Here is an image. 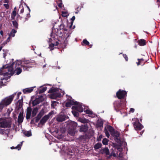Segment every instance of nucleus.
<instances>
[{
  "mask_svg": "<svg viewBox=\"0 0 160 160\" xmlns=\"http://www.w3.org/2000/svg\"><path fill=\"white\" fill-rule=\"evenodd\" d=\"M60 1L61 2L59 3L58 4V6L60 8H61L62 5V1L61 0H60Z\"/></svg>",
  "mask_w": 160,
  "mask_h": 160,
  "instance_id": "nucleus-55",
  "label": "nucleus"
},
{
  "mask_svg": "<svg viewBox=\"0 0 160 160\" xmlns=\"http://www.w3.org/2000/svg\"><path fill=\"white\" fill-rule=\"evenodd\" d=\"M133 126L136 130H140L143 127V126L139 122L134 123Z\"/></svg>",
  "mask_w": 160,
  "mask_h": 160,
  "instance_id": "nucleus-13",
  "label": "nucleus"
},
{
  "mask_svg": "<svg viewBox=\"0 0 160 160\" xmlns=\"http://www.w3.org/2000/svg\"><path fill=\"white\" fill-rule=\"evenodd\" d=\"M88 135L87 134H85L80 136L79 137V140L82 142L85 141L87 138Z\"/></svg>",
  "mask_w": 160,
  "mask_h": 160,
  "instance_id": "nucleus-20",
  "label": "nucleus"
},
{
  "mask_svg": "<svg viewBox=\"0 0 160 160\" xmlns=\"http://www.w3.org/2000/svg\"><path fill=\"white\" fill-rule=\"evenodd\" d=\"M16 32L17 31L15 30L14 29H12L9 34V36L11 37H14L15 35V33H16Z\"/></svg>",
  "mask_w": 160,
  "mask_h": 160,
  "instance_id": "nucleus-27",
  "label": "nucleus"
},
{
  "mask_svg": "<svg viewBox=\"0 0 160 160\" xmlns=\"http://www.w3.org/2000/svg\"><path fill=\"white\" fill-rule=\"evenodd\" d=\"M22 132L24 135L26 137H29L30 136V132L29 131H22Z\"/></svg>",
  "mask_w": 160,
  "mask_h": 160,
  "instance_id": "nucleus-31",
  "label": "nucleus"
},
{
  "mask_svg": "<svg viewBox=\"0 0 160 160\" xmlns=\"http://www.w3.org/2000/svg\"><path fill=\"white\" fill-rule=\"evenodd\" d=\"M12 122L10 119H2L0 118V127L2 128H9L11 127Z\"/></svg>",
  "mask_w": 160,
  "mask_h": 160,
  "instance_id": "nucleus-2",
  "label": "nucleus"
},
{
  "mask_svg": "<svg viewBox=\"0 0 160 160\" xmlns=\"http://www.w3.org/2000/svg\"><path fill=\"white\" fill-rule=\"evenodd\" d=\"M47 88L46 87H43L42 89H38L36 91V94H37L38 92L39 93H42L46 91Z\"/></svg>",
  "mask_w": 160,
  "mask_h": 160,
  "instance_id": "nucleus-22",
  "label": "nucleus"
},
{
  "mask_svg": "<svg viewBox=\"0 0 160 160\" xmlns=\"http://www.w3.org/2000/svg\"><path fill=\"white\" fill-rule=\"evenodd\" d=\"M68 15H67V12H62V16L63 17H67Z\"/></svg>",
  "mask_w": 160,
  "mask_h": 160,
  "instance_id": "nucleus-42",
  "label": "nucleus"
},
{
  "mask_svg": "<svg viewBox=\"0 0 160 160\" xmlns=\"http://www.w3.org/2000/svg\"><path fill=\"white\" fill-rule=\"evenodd\" d=\"M114 108L116 110L117 108L118 109L119 108L121 105V102L119 101H115L114 103Z\"/></svg>",
  "mask_w": 160,
  "mask_h": 160,
  "instance_id": "nucleus-19",
  "label": "nucleus"
},
{
  "mask_svg": "<svg viewBox=\"0 0 160 160\" xmlns=\"http://www.w3.org/2000/svg\"><path fill=\"white\" fill-rule=\"evenodd\" d=\"M21 94V92H19L18 93L17 95V99H18L19 98V97Z\"/></svg>",
  "mask_w": 160,
  "mask_h": 160,
  "instance_id": "nucleus-54",
  "label": "nucleus"
},
{
  "mask_svg": "<svg viewBox=\"0 0 160 160\" xmlns=\"http://www.w3.org/2000/svg\"><path fill=\"white\" fill-rule=\"evenodd\" d=\"M78 111L76 110H72V112L74 116L75 117H78L79 116V114Z\"/></svg>",
  "mask_w": 160,
  "mask_h": 160,
  "instance_id": "nucleus-28",
  "label": "nucleus"
},
{
  "mask_svg": "<svg viewBox=\"0 0 160 160\" xmlns=\"http://www.w3.org/2000/svg\"><path fill=\"white\" fill-rule=\"evenodd\" d=\"M5 132V130L4 129H0V133L1 134H3Z\"/></svg>",
  "mask_w": 160,
  "mask_h": 160,
  "instance_id": "nucleus-53",
  "label": "nucleus"
},
{
  "mask_svg": "<svg viewBox=\"0 0 160 160\" xmlns=\"http://www.w3.org/2000/svg\"><path fill=\"white\" fill-rule=\"evenodd\" d=\"M23 105V100L22 99L19 100L16 103V106L15 111L17 113H18L19 112L23 111L22 108Z\"/></svg>",
  "mask_w": 160,
  "mask_h": 160,
  "instance_id": "nucleus-5",
  "label": "nucleus"
},
{
  "mask_svg": "<svg viewBox=\"0 0 160 160\" xmlns=\"http://www.w3.org/2000/svg\"><path fill=\"white\" fill-rule=\"evenodd\" d=\"M3 57L4 58H5V57L6 56V53H3Z\"/></svg>",
  "mask_w": 160,
  "mask_h": 160,
  "instance_id": "nucleus-64",
  "label": "nucleus"
},
{
  "mask_svg": "<svg viewBox=\"0 0 160 160\" xmlns=\"http://www.w3.org/2000/svg\"><path fill=\"white\" fill-rule=\"evenodd\" d=\"M79 121L83 123L84 124H86L89 123L90 121L89 120L86 119L85 118H81L79 119Z\"/></svg>",
  "mask_w": 160,
  "mask_h": 160,
  "instance_id": "nucleus-21",
  "label": "nucleus"
},
{
  "mask_svg": "<svg viewBox=\"0 0 160 160\" xmlns=\"http://www.w3.org/2000/svg\"><path fill=\"white\" fill-rule=\"evenodd\" d=\"M79 131L81 132H87L88 129V126L87 124H84L80 126H79Z\"/></svg>",
  "mask_w": 160,
  "mask_h": 160,
  "instance_id": "nucleus-10",
  "label": "nucleus"
},
{
  "mask_svg": "<svg viewBox=\"0 0 160 160\" xmlns=\"http://www.w3.org/2000/svg\"><path fill=\"white\" fill-rule=\"evenodd\" d=\"M15 95L16 94H13L3 99L2 101V103H3L6 106L9 105L11 103Z\"/></svg>",
  "mask_w": 160,
  "mask_h": 160,
  "instance_id": "nucleus-6",
  "label": "nucleus"
},
{
  "mask_svg": "<svg viewBox=\"0 0 160 160\" xmlns=\"http://www.w3.org/2000/svg\"><path fill=\"white\" fill-rule=\"evenodd\" d=\"M4 85V84H3L2 81L0 82V86H3Z\"/></svg>",
  "mask_w": 160,
  "mask_h": 160,
  "instance_id": "nucleus-62",
  "label": "nucleus"
},
{
  "mask_svg": "<svg viewBox=\"0 0 160 160\" xmlns=\"http://www.w3.org/2000/svg\"><path fill=\"white\" fill-rule=\"evenodd\" d=\"M11 37L9 36V37L8 38L7 40L6 41H5L6 42H9V41H10V39Z\"/></svg>",
  "mask_w": 160,
  "mask_h": 160,
  "instance_id": "nucleus-56",
  "label": "nucleus"
},
{
  "mask_svg": "<svg viewBox=\"0 0 160 160\" xmlns=\"http://www.w3.org/2000/svg\"><path fill=\"white\" fill-rule=\"evenodd\" d=\"M139 44L140 46H144L146 45L145 40L143 39H141L138 41Z\"/></svg>",
  "mask_w": 160,
  "mask_h": 160,
  "instance_id": "nucleus-23",
  "label": "nucleus"
},
{
  "mask_svg": "<svg viewBox=\"0 0 160 160\" xmlns=\"http://www.w3.org/2000/svg\"><path fill=\"white\" fill-rule=\"evenodd\" d=\"M55 46L54 44L52 43L50 44L49 45V48L51 50H53L54 49V47Z\"/></svg>",
  "mask_w": 160,
  "mask_h": 160,
  "instance_id": "nucleus-40",
  "label": "nucleus"
},
{
  "mask_svg": "<svg viewBox=\"0 0 160 160\" xmlns=\"http://www.w3.org/2000/svg\"><path fill=\"white\" fill-rule=\"evenodd\" d=\"M71 104L69 100L66 103L65 106L67 107H71Z\"/></svg>",
  "mask_w": 160,
  "mask_h": 160,
  "instance_id": "nucleus-43",
  "label": "nucleus"
},
{
  "mask_svg": "<svg viewBox=\"0 0 160 160\" xmlns=\"http://www.w3.org/2000/svg\"><path fill=\"white\" fill-rule=\"evenodd\" d=\"M102 138V135H100L99 137L97 138V140L98 141H101V139Z\"/></svg>",
  "mask_w": 160,
  "mask_h": 160,
  "instance_id": "nucleus-46",
  "label": "nucleus"
},
{
  "mask_svg": "<svg viewBox=\"0 0 160 160\" xmlns=\"http://www.w3.org/2000/svg\"><path fill=\"white\" fill-rule=\"evenodd\" d=\"M38 108L37 107H36L32 111V116L33 117H34L37 113L38 111Z\"/></svg>",
  "mask_w": 160,
  "mask_h": 160,
  "instance_id": "nucleus-25",
  "label": "nucleus"
},
{
  "mask_svg": "<svg viewBox=\"0 0 160 160\" xmlns=\"http://www.w3.org/2000/svg\"><path fill=\"white\" fill-rule=\"evenodd\" d=\"M102 146L101 143L98 142L94 145V148L95 150H97L101 148Z\"/></svg>",
  "mask_w": 160,
  "mask_h": 160,
  "instance_id": "nucleus-26",
  "label": "nucleus"
},
{
  "mask_svg": "<svg viewBox=\"0 0 160 160\" xmlns=\"http://www.w3.org/2000/svg\"><path fill=\"white\" fill-rule=\"evenodd\" d=\"M70 33H68L66 34V35L65 36L66 37V39H67L69 36L70 34Z\"/></svg>",
  "mask_w": 160,
  "mask_h": 160,
  "instance_id": "nucleus-60",
  "label": "nucleus"
},
{
  "mask_svg": "<svg viewBox=\"0 0 160 160\" xmlns=\"http://www.w3.org/2000/svg\"><path fill=\"white\" fill-rule=\"evenodd\" d=\"M113 157H116V155L114 152H112L111 153L109 154L107 158L109 159H112L113 158Z\"/></svg>",
  "mask_w": 160,
  "mask_h": 160,
  "instance_id": "nucleus-24",
  "label": "nucleus"
},
{
  "mask_svg": "<svg viewBox=\"0 0 160 160\" xmlns=\"http://www.w3.org/2000/svg\"><path fill=\"white\" fill-rule=\"evenodd\" d=\"M101 152L102 154L105 153L108 158V156L109 154V151L108 148L107 147H105L103 149H102L100 151Z\"/></svg>",
  "mask_w": 160,
  "mask_h": 160,
  "instance_id": "nucleus-16",
  "label": "nucleus"
},
{
  "mask_svg": "<svg viewBox=\"0 0 160 160\" xmlns=\"http://www.w3.org/2000/svg\"><path fill=\"white\" fill-rule=\"evenodd\" d=\"M44 98L43 96H41L38 98H36L35 100L32 101V106H35L44 101Z\"/></svg>",
  "mask_w": 160,
  "mask_h": 160,
  "instance_id": "nucleus-7",
  "label": "nucleus"
},
{
  "mask_svg": "<svg viewBox=\"0 0 160 160\" xmlns=\"http://www.w3.org/2000/svg\"><path fill=\"white\" fill-rule=\"evenodd\" d=\"M109 140L106 138H104L102 141V143L104 145H108Z\"/></svg>",
  "mask_w": 160,
  "mask_h": 160,
  "instance_id": "nucleus-35",
  "label": "nucleus"
},
{
  "mask_svg": "<svg viewBox=\"0 0 160 160\" xmlns=\"http://www.w3.org/2000/svg\"><path fill=\"white\" fill-rule=\"evenodd\" d=\"M68 128H71V129H76V128L77 126V124L76 122H69L68 124Z\"/></svg>",
  "mask_w": 160,
  "mask_h": 160,
  "instance_id": "nucleus-14",
  "label": "nucleus"
},
{
  "mask_svg": "<svg viewBox=\"0 0 160 160\" xmlns=\"http://www.w3.org/2000/svg\"><path fill=\"white\" fill-rule=\"evenodd\" d=\"M23 111L20 112L19 115L18 116V121L19 123H21L23 121Z\"/></svg>",
  "mask_w": 160,
  "mask_h": 160,
  "instance_id": "nucleus-15",
  "label": "nucleus"
},
{
  "mask_svg": "<svg viewBox=\"0 0 160 160\" xmlns=\"http://www.w3.org/2000/svg\"><path fill=\"white\" fill-rule=\"evenodd\" d=\"M64 25L62 23L60 25L59 28L60 30L63 29L64 28Z\"/></svg>",
  "mask_w": 160,
  "mask_h": 160,
  "instance_id": "nucleus-47",
  "label": "nucleus"
},
{
  "mask_svg": "<svg viewBox=\"0 0 160 160\" xmlns=\"http://www.w3.org/2000/svg\"><path fill=\"white\" fill-rule=\"evenodd\" d=\"M67 118V116L64 114H59L57 116L56 119L58 122H62L64 121Z\"/></svg>",
  "mask_w": 160,
  "mask_h": 160,
  "instance_id": "nucleus-11",
  "label": "nucleus"
},
{
  "mask_svg": "<svg viewBox=\"0 0 160 160\" xmlns=\"http://www.w3.org/2000/svg\"><path fill=\"white\" fill-rule=\"evenodd\" d=\"M54 113V111H52L50 112L48 114L44 116L40 120L39 123L38 124V125L39 126L40 124L42 125H43L49 118H52V115H53Z\"/></svg>",
  "mask_w": 160,
  "mask_h": 160,
  "instance_id": "nucleus-4",
  "label": "nucleus"
},
{
  "mask_svg": "<svg viewBox=\"0 0 160 160\" xmlns=\"http://www.w3.org/2000/svg\"><path fill=\"white\" fill-rule=\"evenodd\" d=\"M17 15V12L15 10H13L12 11V13L11 14V18L12 20L15 19V17Z\"/></svg>",
  "mask_w": 160,
  "mask_h": 160,
  "instance_id": "nucleus-29",
  "label": "nucleus"
},
{
  "mask_svg": "<svg viewBox=\"0 0 160 160\" xmlns=\"http://www.w3.org/2000/svg\"><path fill=\"white\" fill-rule=\"evenodd\" d=\"M36 88V87L35 86H34V87H31V90H30L31 92H32L33 91V88Z\"/></svg>",
  "mask_w": 160,
  "mask_h": 160,
  "instance_id": "nucleus-63",
  "label": "nucleus"
},
{
  "mask_svg": "<svg viewBox=\"0 0 160 160\" xmlns=\"http://www.w3.org/2000/svg\"><path fill=\"white\" fill-rule=\"evenodd\" d=\"M44 113V110L43 109H42L40 112L38 114V116H39V117L41 118L42 117Z\"/></svg>",
  "mask_w": 160,
  "mask_h": 160,
  "instance_id": "nucleus-36",
  "label": "nucleus"
},
{
  "mask_svg": "<svg viewBox=\"0 0 160 160\" xmlns=\"http://www.w3.org/2000/svg\"><path fill=\"white\" fill-rule=\"evenodd\" d=\"M75 17L74 16H73L71 18V20L72 21L71 22V23H72V24H73V21L75 20Z\"/></svg>",
  "mask_w": 160,
  "mask_h": 160,
  "instance_id": "nucleus-51",
  "label": "nucleus"
},
{
  "mask_svg": "<svg viewBox=\"0 0 160 160\" xmlns=\"http://www.w3.org/2000/svg\"><path fill=\"white\" fill-rule=\"evenodd\" d=\"M111 134L114 137V139L116 142L120 143L121 142V140L119 138L120 136V133L117 131H114L111 133Z\"/></svg>",
  "mask_w": 160,
  "mask_h": 160,
  "instance_id": "nucleus-9",
  "label": "nucleus"
},
{
  "mask_svg": "<svg viewBox=\"0 0 160 160\" xmlns=\"http://www.w3.org/2000/svg\"><path fill=\"white\" fill-rule=\"evenodd\" d=\"M123 56L124 58H125L126 60V61H128V58L127 55L126 54H123Z\"/></svg>",
  "mask_w": 160,
  "mask_h": 160,
  "instance_id": "nucleus-52",
  "label": "nucleus"
},
{
  "mask_svg": "<svg viewBox=\"0 0 160 160\" xmlns=\"http://www.w3.org/2000/svg\"><path fill=\"white\" fill-rule=\"evenodd\" d=\"M6 106L3 103H2V101L0 103V112H1L3 108Z\"/></svg>",
  "mask_w": 160,
  "mask_h": 160,
  "instance_id": "nucleus-37",
  "label": "nucleus"
},
{
  "mask_svg": "<svg viewBox=\"0 0 160 160\" xmlns=\"http://www.w3.org/2000/svg\"><path fill=\"white\" fill-rule=\"evenodd\" d=\"M58 104V102L55 101H52V102L51 106L53 108H54L55 106H57V104Z\"/></svg>",
  "mask_w": 160,
  "mask_h": 160,
  "instance_id": "nucleus-39",
  "label": "nucleus"
},
{
  "mask_svg": "<svg viewBox=\"0 0 160 160\" xmlns=\"http://www.w3.org/2000/svg\"><path fill=\"white\" fill-rule=\"evenodd\" d=\"M58 88H51L48 92L49 93H51L50 97L52 99H56L57 98L60 97L61 94L58 92Z\"/></svg>",
  "mask_w": 160,
  "mask_h": 160,
  "instance_id": "nucleus-3",
  "label": "nucleus"
},
{
  "mask_svg": "<svg viewBox=\"0 0 160 160\" xmlns=\"http://www.w3.org/2000/svg\"><path fill=\"white\" fill-rule=\"evenodd\" d=\"M59 44V42L58 41H56L54 45L55 46H57Z\"/></svg>",
  "mask_w": 160,
  "mask_h": 160,
  "instance_id": "nucleus-59",
  "label": "nucleus"
},
{
  "mask_svg": "<svg viewBox=\"0 0 160 160\" xmlns=\"http://www.w3.org/2000/svg\"><path fill=\"white\" fill-rule=\"evenodd\" d=\"M122 153H120L118 156L119 157V158H121H121L122 157Z\"/></svg>",
  "mask_w": 160,
  "mask_h": 160,
  "instance_id": "nucleus-58",
  "label": "nucleus"
},
{
  "mask_svg": "<svg viewBox=\"0 0 160 160\" xmlns=\"http://www.w3.org/2000/svg\"><path fill=\"white\" fill-rule=\"evenodd\" d=\"M21 62L20 61L17 60V62H16L15 64H14V65H13V67H20L21 65Z\"/></svg>",
  "mask_w": 160,
  "mask_h": 160,
  "instance_id": "nucleus-34",
  "label": "nucleus"
},
{
  "mask_svg": "<svg viewBox=\"0 0 160 160\" xmlns=\"http://www.w3.org/2000/svg\"><path fill=\"white\" fill-rule=\"evenodd\" d=\"M13 62V59H12ZM14 65V62H13L10 65H6L3 66L2 68L0 69V75H3L4 76H8L10 75V73L8 72H4V69H6V71H7L10 72V74L13 73L15 71H16L17 75H19L21 73L22 71L20 67H14L13 65Z\"/></svg>",
  "mask_w": 160,
  "mask_h": 160,
  "instance_id": "nucleus-1",
  "label": "nucleus"
},
{
  "mask_svg": "<svg viewBox=\"0 0 160 160\" xmlns=\"http://www.w3.org/2000/svg\"><path fill=\"white\" fill-rule=\"evenodd\" d=\"M82 42L86 45H88L89 44V42L86 39L83 40Z\"/></svg>",
  "mask_w": 160,
  "mask_h": 160,
  "instance_id": "nucleus-44",
  "label": "nucleus"
},
{
  "mask_svg": "<svg viewBox=\"0 0 160 160\" xmlns=\"http://www.w3.org/2000/svg\"><path fill=\"white\" fill-rule=\"evenodd\" d=\"M7 42H6V41H5L4 42H3L2 44H1V46H3V47L7 43Z\"/></svg>",
  "mask_w": 160,
  "mask_h": 160,
  "instance_id": "nucleus-57",
  "label": "nucleus"
},
{
  "mask_svg": "<svg viewBox=\"0 0 160 160\" xmlns=\"http://www.w3.org/2000/svg\"><path fill=\"white\" fill-rule=\"evenodd\" d=\"M104 131H105V133L106 136L107 137L109 138V133L108 131V130L106 128H105Z\"/></svg>",
  "mask_w": 160,
  "mask_h": 160,
  "instance_id": "nucleus-41",
  "label": "nucleus"
},
{
  "mask_svg": "<svg viewBox=\"0 0 160 160\" xmlns=\"http://www.w3.org/2000/svg\"><path fill=\"white\" fill-rule=\"evenodd\" d=\"M3 6L7 9H8L9 8V5L8 3L4 4Z\"/></svg>",
  "mask_w": 160,
  "mask_h": 160,
  "instance_id": "nucleus-50",
  "label": "nucleus"
},
{
  "mask_svg": "<svg viewBox=\"0 0 160 160\" xmlns=\"http://www.w3.org/2000/svg\"><path fill=\"white\" fill-rule=\"evenodd\" d=\"M12 23L14 27L16 29H18V22L16 20H14L12 21Z\"/></svg>",
  "mask_w": 160,
  "mask_h": 160,
  "instance_id": "nucleus-30",
  "label": "nucleus"
},
{
  "mask_svg": "<svg viewBox=\"0 0 160 160\" xmlns=\"http://www.w3.org/2000/svg\"><path fill=\"white\" fill-rule=\"evenodd\" d=\"M108 130L112 133L115 130L111 126L109 125L107 127Z\"/></svg>",
  "mask_w": 160,
  "mask_h": 160,
  "instance_id": "nucleus-32",
  "label": "nucleus"
},
{
  "mask_svg": "<svg viewBox=\"0 0 160 160\" xmlns=\"http://www.w3.org/2000/svg\"><path fill=\"white\" fill-rule=\"evenodd\" d=\"M28 107L27 108L26 119L28 120L30 118V101L28 102Z\"/></svg>",
  "mask_w": 160,
  "mask_h": 160,
  "instance_id": "nucleus-17",
  "label": "nucleus"
},
{
  "mask_svg": "<svg viewBox=\"0 0 160 160\" xmlns=\"http://www.w3.org/2000/svg\"><path fill=\"white\" fill-rule=\"evenodd\" d=\"M72 110H76L77 111L80 112H82L83 111L82 106L79 103V102L76 106H72Z\"/></svg>",
  "mask_w": 160,
  "mask_h": 160,
  "instance_id": "nucleus-12",
  "label": "nucleus"
},
{
  "mask_svg": "<svg viewBox=\"0 0 160 160\" xmlns=\"http://www.w3.org/2000/svg\"><path fill=\"white\" fill-rule=\"evenodd\" d=\"M86 113H87L88 114H90V115H92V111H91L89 110H86Z\"/></svg>",
  "mask_w": 160,
  "mask_h": 160,
  "instance_id": "nucleus-45",
  "label": "nucleus"
},
{
  "mask_svg": "<svg viewBox=\"0 0 160 160\" xmlns=\"http://www.w3.org/2000/svg\"><path fill=\"white\" fill-rule=\"evenodd\" d=\"M68 100L70 102L71 105H74V106H76V104L78 103V102L74 101L73 100Z\"/></svg>",
  "mask_w": 160,
  "mask_h": 160,
  "instance_id": "nucleus-33",
  "label": "nucleus"
},
{
  "mask_svg": "<svg viewBox=\"0 0 160 160\" xmlns=\"http://www.w3.org/2000/svg\"><path fill=\"white\" fill-rule=\"evenodd\" d=\"M21 148L20 147V144H19L17 146L15 147L14 149H18V150H19L21 149Z\"/></svg>",
  "mask_w": 160,
  "mask_h": 160,
  "instance_id": "nucleus-48",
  "label": "nucleus"
},
{
  "mask_svg": "<svg viewBox=\"0 0 160 160\" xmlns=\"http://www.w3.org/2000/svg\"><path fill=\"white\" fill-rule=\"evenodd\" d=\"M126 92L125 91H121L120 89L116 93V95L119 99L123 98L126 96Z\"/></svg>",
  "mask_w": 160,
  "mask_h": 160,
  "instance_id": "nucleus-8",
  "label": "nucleus"
},
{
  "mask_svg": "<svg viewBox=\"0 0 160 160\" xmlns=\"http://www.w3.org/2000/svg\"><path fill=\"white\" fill-rule=\"evenodd\" d=\"M130 111L131 112H133L134 111V109L133 108H131Z\"/></svg>",
  "mask_w": 160,
  "mask_h": 160,
  "instance_id": "nucleus-61",
  "label": "nucleus"
},
{
  "mask_svg": "<svg viewBox=\"0 0 160 160\" xmlns=\"http://www.w3.org/2000/svg\"><path fill=\"white\" fill-rule=\"evenodd\" d=\"M77 130L76 129H71V128H68V133L71 136H74Z\"/></svg>",
  "mask_w": 160,
  "mask_h": 160,
  "instance_id": "nucleus-18",
  "label": "nucleus"
},
{
  "mask_svg": "<svg viewBox=\"0 0 160 160\" xmlns=\"http://www.w3.org/2000/svg\"><path fill=\"white\" fill-rule=\"evenodd\" d=\"M23 92L24 93H29L30 92V88L24 89Z\"/></svg>",
  "mask_w": 160,
  "mask_h": 160,
  "instance_id": "nucleus-38",
  "label": "nucleus"
},
{
  "mask_svg": "<svg viewBox=\"0 0 160 160\" xmlns=\"http://www.w3.org/2000/svg\"><path fill=\"white\" fill-rule=\"evenodd\" d=\"M35 118V121L36 122H37L39 121V120L41 118L39 117V116H37Z\"/></svg>",
  "mask_w": 160,
  "mask_h": 160,
  "instance_id": "nucleus-49",
  "label": "nucleus"
}]
</instances>
